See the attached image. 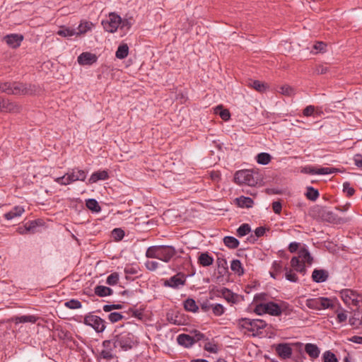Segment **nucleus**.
Segmentation results:
<instances>
[{"label":"nucleus","instance_id":"2eb2a0df","mask_svg":"<svg viewBox=\"0 0 362 362\" xmlns=\"http://www.w3.org/2000/svg\"><path fill=\"white\" fill-rule=\"evenodd\" d=\"M276 351L282 358H288L292 354V349L287 344H279L276 347Z\"/></svg>","mask_w":362,"mask_h":362},{"label":"nucleus","instance_id":"0e129e2a","mask_svg":"<svg viewBox=\"0 0 362 362\" xmlns=\"http://www.w3.org/2000/svg\"><path fill=\"white\" fill-rule=\"evenodd\" d=\"M315 107L313 105L307 106L303 111V114L305 117L311 116L314 114Z\"/></svg>","mask_w":362,"mask_h":362},{"label":"nucleus","instance_id":"f8f14e48","mask_svg":"<svg viewBox=\"0 0 362 362\" xmlns=\"http://www.w3.org/2000/svg\"><path fill=\"white\" fill-rule=\"evenodd\" d=\"M23 40V36L19 34H10L4 37V41L12 48L18 47Z\"/></svg>","mask_w":362,"mask_h":362},{"label":"nucleus","instance_id":"20e7f679","mask_svg":"<svg viewBox=\"0 0 362 362\" xmlns=\"http://www.w3.org/2000/svg\"><path fill=\"white\" fill-rule=\"evenodd\" d=\"M136 342L134 335L131 332H124L117 334L113 339V347H120L123 351L133 348Z\"/></svg>","mask_w":362,"mask_h":362},{"label":"nucleus","instance_id":"603ef678","mask_svg":"<svg viewBox=\"0 0 362 362\" xmlns=\"http://www.w3.org/2000/svg\"><path fill=\"white\" fill-rule=\"evenodd\" d=\"M112 237L115 238V240H121L124 236V232L121 228H115L112 231Z\"/></svg>","mask_w":362,"mask_h":362},{"label":"nucleus","instance_id":"39448f33","mask_svg":"<svg viewBox=\"0 0 362 362\" xmlns=\"http://www.w3.org/2000/svg\"><path fill=\"white\" fill-rule=\"evenodd\" d=\"M313 216H318L321 220L329 223L338 224L344 222V218L339 217L337 214L326 207L317 206L313 210Z\"/></svg>","mask_w":362,"mask_h":362},{"label":"nucleus","instance_id":"338daca9","mask_svg":"<svg viewBox=\"0 0 362 362\" xmlns=\"http://www.w3.org/2000/svg\"><path fill=\"white\" fill-rule=\"evenodd\" d=\"M315 73L317 74H324L328 71V67L322 64L316 66Z\"/></svg>","mask_w":362,"mask_h":362},{"label":"nucleus","instance_id":"a19ab883","mask_svg":"<svg viewBox=\"0 0 362 362\" xmlns=\"http://www.w3.org/2000/svg\"><path fill=\"white\" fill-rule=\"evenodd\" d=\"M319 195L320 194L317 189L313 187H307V192L305 193V196L308 199L311 201H315L318 198Z\"/></svg>","mask_w":362,"mask_h":362},{"label":"nucleus","instance_id":"423d86ee","mask_svg":"<svg viewBox=\"0 0 362 362\" xmlns=\"http://www.w3.org/2000/svg\"><path fill=\"white\" fill-rule=\"evenodd\" d=\"M234 180L238 185H247L248 186H255L258 182L257 177L250 170H242L236 172Z\"/></svg>","mask_w":362,"mask_h":362},{"label":"nucleus","instance_id":"1a4fd4ad","mask_svg":"<svg viewBox=\"0 0 362 362\" xmlns=\"http://www.w3.org/2000/svg\"><path fill=\"white\" fill-rule=\"evenodd\" d=\"M122 23V18L115 13H110L108 19L102 22L104 29L109 33L115 32Z\"/></svg>","mask_w":362,"mask_h":362},{"label":"nucleus","instance_id":"dca6fc26","mask_svg":"<svg viewBox=\"0 0 362 362\" xmlns=\"http://www.w3.org/2000/svg\"><path fill=\"white\" fill-rule=\"evenodd\" d=\"M109 178V175L106 170H99L94 172L88 179V184H93L99 180H105Z\"/></svg>","mask_w":362,"mask_h":362},{"label":"nucleus","instance_id":"c9c22d12","mask_svg":"<svg viewBox=\"0 0 362 362\" xmlns=\"http://www.w3.org/2000/svg\"><path fill=\"white\" fill-rule=\"evenodd\" d=\"M272 159V156L267 153H260L256 156V160L259 164L267 165Z\"/></svg>","mask_w":362,"mask_h":362},{"label":"nucleus","instance_id":"4d7b16f0","mask_svg":"<svg viewBox=\"0 0 362 362\" xmlns=\"http://www.w3.org/2000/svg\"><path fill=\"white\" fill-rule=\"evenodd\" d=\"M100 355L101 358L106 360H112L115 358V355L112 354V351L105 349L101 351Z\"/></svg>","mask_w":362,"mask_h":362},{"label":"nucleus","instance_id":"393cba45","mask_svg":"<svg viewBox=\"0 0 362 362\" xmlns=\"http://www.w3.org/2000/svg\"><path fill=\"white\" fill-rule=\"evenodd\" d=\"M214 262V258L209 253L203 252L198 257V263L203 267H209Z\"/></svg>","mask_w":362,"mask_h":362},{"label":"nucleus","instance_id":"de8ad7c7","mask_svg":"<svg viewBox=\"0 0 362 362\" xmlns=\"http://www.w3.org/2000/svg\"><path fill=\"white\" fill-rule=\"evenodd\" d=\"M64 305L69 309H78L82 306L81 303L76 299H71L69 301H66L64 303Z\"/></svg>","mask_w":362,"mask_h":362},{"label":"nucleus","instance_id":"cd10ccee","mask_svg":"<svg viewBox=\"0 0 362 362\" xmlns=\"http://www.w3.org/2000/svg\"><path fill=\"white\" fill-rule=\"evenodd\" d=\"M185 283V280L182 279L181 278H179L177 275H175L166 281L165 285L172 288H177L180 285H184Z\"/></svg>","mask_w":362,"mask_h":362},{"label":"nucleus","instance_id":"b1692460","mask_svg":"<svg viewBox=\"0 0 362 362\" xmlns=\"http://www.w3.org/2000/svg\"><path fill=\"white\" fill-rule=\"evenodd\" d=\"M38 317L35 315H23V316H16L13 318V321L16 324L18 323H26L31 322L35 323L37 320Z\"/></svg>","mask_w":362,"mask_h":362},{"label":"nucleus","instance_id":"bf43d9fd","mask_svg":"<svg viewBox=\"0 0 362 362\" xmlns=\"http://www.w3.org/2000/svg\"><path fill=\"white\" fill-rule=\"evenodd\" d=\"M122 308V305L121 304H112V305H105L103 306V310L105 312H110L112 310H119Z\"/></svg>","mask_w":362,"mask_h":362},{"label":"nucleus","instance_id":"412c9836","mask_svg":"<svg viewBox=\"0 0 362 362\" xmlns=\"http://www.w3.org/2000/svg\"><path fill=\"white\" fill-rule=\"evenodd\" d=\"M305 351L312 358H317L319 357L320 350L316 344H306L305 346Z\"/></svg>","mask_w":362,"mask_h":362},{"label":"nucleus","instance_id":"4be33fe9","mask_svg":"<svg viewBox=\"0 0 362 362\" xmlns=\"http://www.w3.org/2000/svg\"><path fill=\"white\" fill-rule=\"evenodd\" d=\"M25 211L23 206H16L10 211L6 213L4 216L6 220H11L16 217L21 216Z\"/></svg>","mask_w":362,"mask_h":362},{"label":"nucleus","instance_id":"4c0bfd02","mask_svg":"<svg viewBox=\"0 0 362 362\" xmlns=\"http://www.w3.org/2000/svg\"><path fill=\"white\" fill-rule=\"evenodd\" d=\"M86 205L88 209L93 212H99L101 208L98 202L94 199H89L86 201Z\"/></svg>","mask_w":362,"mask_h":362},{"label":"nucleus","instance_id":"e433bc0d","mask_svg":"<svg viewBox=\"0 0 362 362\" xmlns=\"http://www.w3.org/2000/svg\"><path fill=\"white\" fill-rule=\"evenodd\" d=\"M299 258H301L303 262H307L311 264L313 262V257L309 251L305 248H301L299 251Z\"/></svg>","mask_w":362,"mask_h":362},{"label":"nucleus","instance_id":"f3484780","mask_svg":"<svg viewBox=\"0 0 362 362\" xmlns=\"http://www.w3.org/2000/svg\"><path fill=\"white\" fill-rule=\"evenodd\" d=\"M264 310H266L267 313L273 316H279L282 313L280 306L274 302L266 303Z\"/></svg>","mask_w":362,"mask_h":362},{"label":"nucleus","instance_id":"58836bf2","mask_svg":"<svg viewBox=\"0 0 362 362\" xmlns=\"http://www.w3.org/2000/svg\"><path fill=\"white\" fill-rule=\"evenodd\" d=\"M334 300L320 297V310L327 309V308H332L334 306Z\"/></svg>","mask_w":362,"mask_h":362},{"label":"nucleus","instance_id":"7ed1b4c3","mask_svg":"<svg viewBox=\"0 0 362 362\" xmlns=\"http://www.w3.org/2000/svg\"><path fill=\"white\" fill-rule=\"evenodd\" d=\"M88 172L78 168L69 170L64 175L56 178L55 181L62 185H68L76 181H84Z\"/></svg>","mask_w":362,"mask_h":362},{"label":"nucleus","instance_id":"8fccbe9b","mask_svg":"<svg viewBox=\"0 0 362 362\" xmlns=\"http://www.w3.org/2000/svg\"><path fill=\"white\" fill-rule=\"evenodd\" d=\"M118 281H119V274L117 272H114L107 276L106 283L108 285L114 286L117 284Z\"/></svg>","mask_w":362,"mask_h":362},{"label":"nucleus","instance_id":"6ab92c4d","mask_svg":"<svg viewBox=\"0 0 362 362\" xmlns=\"http://www.w3.org/2000/svg\"><path fill=\"white\" fill-rule=\"evenodd\" d=\"M93 26L94 25L93 23L87 21H82L77 28L78 31H76V36L86 34L87 32L91 30Z\"/></svg>","mask_w":362,"mask_h":362},{"label":"nucleus","instance_id":"c03bdc74","mask_svg":"<svg viewBox=\"0 0 362 362\" xmlns=\"http://www.w3.org/2000/svg\"><path fill=\"white\" fill-rule=\"evenodd\" d=\"M211 309L214 315L216 316H221L225 312L224 307L220 303L211 304Z\"/></svg>","mask_w":362,"mask_h":362},{"label":"nucleus","instance_id":"f257e3e1","mask_svg":"<svg viewBox=\"0 0 362 362\" xmlns=\"http://www.w3.org/2000/svg\"><path fill=\"white\" fill-rule=\"evenodd\" d=\"M176 252L175 248L171 245H153L148 247L146 256L148 258H156L164 262H169Z\"/></svg>","mask_w":362,"mask_h":362},{"label":"nucleus","instance_id":"5701e85b","mask_svg":"<svg viewBox=\"0 0 362 362\" xmlns=\"http://www.w3.org/2000/svg\"><path fill=\"white\" fill-rule=\"evenodd\" d=\"M291 266L298 272L305 274L306 272L305 266L303 263L300 262L299 257H293L291 259Z\"/></svg>","mask_w":362,"mask_h":362},{"label":"nucleus","instance_id":"7c9ffc66","mask_svg":"<svg viewBox=\"0 0 362 362\" xmlns=\"http://www.w3.org/2000/svg\"><path fill=\"white\" fill-rule=\"evenodd\" d=\"M183 305L185 309L189 312L196 313L199 309L195 300L192 298L185 300Z\"/></svg>","mask_w":362,"mask_h":362},{"label":"nucleus","instance_id":"aec40b11","mask_svg":"<svg viewBox=\"0 0 362 362\" xmlns=\"http://www.w3.org/2000/svg\"><path fill=\"white\" fill-rule=\"evenodd\" d=\"M221 293L223 298L226 300L228 303H235L238 301V296L233 293L230 290L227 288H223L221 290Z\"/></svg>","mask_w":362,"mask_h":362},{"label":"nucleus","instance_id":"09e8293b","mask_svg":"<svg viewBox=\"0 0 362 362\" xmlns=\"http://www.w3.org/2000/svg\"><path fill=\"white\" fill-rule=\"evenodd\" d=\"M284 270L286 271L285 277L288 281L297 282L298 276L291 269H288L287 267H285Z\"/></svg>","mask_w":362,"mask_h":362},{"label":"nucleus","instance_id":"ea45409f","mask_svg":"<svg viewBox=\"0 0 362 362\" xmlns=\"http://www.w3.org/2000/svg\"><path fill=\"white\" fill-rule=\"evenodd\" d=\"M273 271L269 272L271 277L276 279L278 278L279 274L281 272L282 266L280 262L274 261L272 264Z\"/></svg>","mask_w":362,"mask_h":362},{"label":"nucleus","instance_id":"79ce46f5","mask_svg":"<svg viewBox=\"0 0 362 362\" xmlns=\"http://www.w3.org/2000/svg\"><path fill=\"white\" fill-rule=\"evenodd\" d=\"M306 305L311 309L320 310V297L310 298L306 300Z\"/></svg>","mask_w":362,"mask_h":362},{"label":"nucleus","instance_id":"e2e57ef3","mask_svg":"<svg viewBox=\"0 0 362 362\" xmlns=\"http://www.w3.org/2000/svg\"><path fill=\"white\" fill-rule=\"evenodd\" d=\"M218 268L222 269L223 272H226L228 269L227 262L225 259L218 258L217 259Z\"/></svg>","mask_w":362,"mask_h":362},{"label":"nucleus","instance_id":"473e14b6","mask_svg":"<svg viewBox=\"0 0 362 362\" xmlns=\"http://www.w3.org/2000/svg\"><path fill=\"white\" fill-rule=\"evenodd\" d=\"M223 243L226 246L231 249H235L239 245L238 240L233 236H226L223 238Z\"/></svg>","mask_w":362,"mask_h":362},{"label":"nucleus","instance_id":"6e6d98bb","mask_svg":"<svg viewBox=\"0 0 362 362\" xmlns=\"http://www.w3.org/2000/svg\"><path fill=\"white\" fill-rule=\"evenodd\" d=\"M343 191L346 193L348 197H351L355 193V189L347 182L343 184Z\"/></svg>","mask_w":362,"mask_h":362},{"label":"nucleus","instance_id":"2f4dec72","mask_svg":"<svg viewBox=\"0 0 362 362\" xmlns=\"http://www.w3.org/2000/svg\"><path fill=\"white\" fill-rule=\"evenodd\" d=\"M215 113L219 115L221 118L224 121H228L230 117V113L228 110L223 109L222 105H218L215 108Z\"/></svg>","mask_w":362,"mask_h":362},{"label":"nucleus","instance_id":"0eeeda50","mask_svg":"<svg viewBox=\"0 0 362 362\" xmlns=\"http://www.w3.org/2000/svg\"><path fill=\"white\" fill-rule=\"evenodd\" d=\"M83 323L91 327L98 333L104 332L106 328L105 320L92 313H88L84 317Z\"/></svg>","mask_w":362,"mask_h":362},{"label":"nucleus","instance_id":"680f3d73","mask_svg":"<svg viewBox=\"0 0 362 362\" xmlns=\"http://www.w3.org/2000/svg\"><path fill=\"white\" fill-rule=\"evenodd\" d=\"M327 45L323 42H317L313 48L316 49L317 52H324L326 51Z\"/></svg>","mask_w":362,"mask_h":362},{"label":"nucleus","instance_id":"f704fd0d","mask_svg":"<svg viewBox=\"0 0 362 362\" xmlns=\"http://www.w3.org/2000/svg\"><path fill=\"white\" fill-rule=\"evenodd\" d=\"M167 320L173 325H181L183 324L182 317L177 314H174L173 313H167Z\"/></svg>","mask_w":362,"mask_h":362},{"label":"nucleus","instance_id":"f03ea898","mask_svg":"<svg viewBox=\"0 0 362 362\" xmlns=\"http://www.w3.org/2000/svg\"><path fill=\"white\" fill-rule=\"evenodd\" d=\"M0 91L13 95H32L35 89L34 86L28 84L19 82H5L0 83Z\"/></svg>","mask_w":362,"mask_h":362},{"label":"nucleus","instance_id":"ddd939ff","mask_svg":"<svg viewBox=\"0 0 362 362\" xmlns=\"http://www.w3.org/2000/svg\"><path fill=\"white\" fill-rule=\"evenodd\" d=\"M98 57L90 52H83L78 57V62L81 65H91L97 62Z\"/></svg>","mask_w":362,"mask_h":362},{"label":"nucleus","instance_id":"774afa93","mask_svg":"<svg viewBox=\"0 0 362 362\" xmlns=\"http://www.w3.org/2000/svg\"><path fill=\"white\" fill-rule=\"evenodd\" d=\"M282 205L280 202H274L272 203V209L276 214H279L281 211Z\"/></svg>","mask_w":362,"mask_h":362},{"label":"nucleus","instance_id":"c85d7f7f","mask_svg":"<svg viewBox=\"0 0 362 362\" xmlns=\"http://www.w3.org/2000/svg\"><path fill=\"white\" fill-rule=\"evenodd\" d=\"M236 202L238 205L240 207H246V208H250L253 205V200L250 197L241 196L239 198L236 199Z\"/></svg>","mask_w":362,"mask_h":362},{"label":"nucleus","instance_id":"9b49d317","mask_svg":"<svg viewBox=\"0 0 362 362\" xmlns=\"http://www.w3.org/2000/svg\"><path fill=\"white\" fill-rule=\"evenodd\" d=\"M342 298L346 303L351 302L355 305H357L359 303L362 302V296L351 290H345L343 291Z\"/></svg>","mask_w":362,"mask_h":362},{"label":"nucleus","instance_id":"a878e982","mask_svg":"<svg viewBox=\"0 0 362 362\" xmlns=\"http://www.w3.org/2000/svg\"><path fill=\"white\" fill-rule=\"evenodd\" d=\"M95 293L100 297L111 296L113 293L112 288L105 286H97L94 289Z\"/></svg>","mask_w":362,"mask_h":362},{"label":"nucleus","instance_id":"69168bd1","mask_svg":"<svg viewBox=\"0 0 362 362\" xmlns=\"http://www.w3.org/2000/svg\"><path fill=\"white\" fill-rule=\"evenodd\" d=\"M204 349L210 353H216L218 351L217 346L210 342L205 344Z\"/></svg>","mask_w":362,"mask_h":362},{"label":"nucleus","instance_id":"bb28decb","mask_svg":"<svg viewBox=\"0 0 362 362\" xmlns=\"http://www.w3.org/2000/svg\"><path fill=\"white\" fill-rule=\"evenodd\" d=\"M129 54V47L127 44L123 43L119 45L115 56L117 59H123L128 56Z\"/></svg>","mask_w":362,"mask_h":362},{"label":"nucleus","instance_id":"a18cd8bd","mask_svg":"<svg viewBox=\"0 0 362 362\" xmlns=\"http://www.w3.org/2000/svg\"><path fill=\"white\" fill-rule=\"evenodd\" d=\"M322 357L324 362H339L335 354L330 351H326Z\"/></svg>","mask_w":362,"mask_h":362},{"label":"nucleus","instance_id":"3c124183","mask_svg":"<svg viewBox=\"0 0 362 362\" xmlns=\"http://www.w3.org/2000/svg\"><path fill=\"white\" fill-rule=\"evenodd\" d=\"M339 170L334 168H317V175H328L335 172H338Z\"/></svg>","mask_w":362,"mask_h":362},{"label":"nucleus","instance_id":"4468645a","mask_svg":"<svg viewBox=\"0 0 362 362\" xmlns=\"http://www.w3.org/2000/svg\"><path fill=\"white\" fill-rule=\"evenodd\" d=\"M329 272L325 269H315L312 273V279L316 283H322L327 280Z\"/></svg>","mask_w":362,"mask_h":362},{"label":"nucleus","instance_id":"864d4df0","mask_svg":"<svg viewBox=\"0 0 362 362\" xmlns=\"http://www.w3.org/2000/svg\"><path fill=\"white\" fill-rule=\"evenodd\" d=\"M123 318H124V316L121 313H117V312L111 313L108 315L109 320L112 323L117 322L122 320Z\"/></svg>","mask_w":362,"mask_h":362},{"label":"nucleus","instance_id":"a211bd4d","mask_svg":"<svg viewBox=\"0 0 362 362\" xmlns=\"http://www.w3.org/2000/svg\"><path fill=\"white\" fill-rule=\"evenodd\" d=\"M177 341L180 345L187 348L192 346L194 344L192 336L186 334L178 335Z\"/></svg>","mask_w":362,"mask_h":362},{"label":"nucleus","instance_id":"37998d69","mask_svg":"<svg viewBox=\"0 0 362 362\" xmlns=\"http://www.w3.org/2000/svg\"><path fill=\"white\" fill-rule=\"evenodd\" d=\"M251 231L250 226L247 223L242 224L237 230L238 235L240 237H243L246 235Z\"/></svg>","mask_w":362,"mask_h":362},{"label":"nucleus","instance_id":"5fc2aeb1","mask_svg":"<svg viewBox=\"0 0 362 362\" xmlns=\"http://www.w3.org/2000/svg\"><path fill=\"white\" fill-rule=\"evenodd\" d=\"M280 93L283 95L290 96L294 94V90L290 86L284 85L281 86Z\"/></svg>","mask_w":362,"mask_h":362},{"label":"nucleus","instance_id":"c756f323","mask_svg":"<svg viewBox=\"0 0 362 362\" xmlns=\"http://www.w3.org/2000/svg\"><path fill=\"white\" fill-rule=\"evenodd\" d=\"M231 270L237 274L238 276H241L244 274V269L242 266V263L239 259H233L230 264Z\"/></svg>","mask_w":362,"mask_h":362},{"label":"nucleus","instance_id":"9d476101","mask_svg":"<svg viewBox=\"0 0 362 362\" xmlns=\"http://www.w3.org/2000/svg\"><path fill=\"white\" fill-rule=\"evenodd\" d=\"M21 109L22 107L18 103L1 98L0 112L18 113L21 112Z\"/></svg>","mask_w":362,"mask_h":362},{"label":"nucleus","instance_id":"49530a36","mask_svg":"<svg viewBox=\"0 0 362 362\" xmlns=\"http://www.w3.org/2000/svg\"><path fill=\"white\" fill-rule=\"evenodd\" d=\"M250 86L259 92H263L267 89V85L259 81H252Z\"/></svg>","mask_w":362,"mask_h":362},{"label":"nucleus","instance_id":"052dcab7","mask_svg":"<svg viewBox=\"0 0 362 362\" xmlns=\"http://www.w3.org/2000/svg\"><path fill=\"white\" fill-rule=\"evenodd\" d=\"M145 265L148 270L155 271L156 269H158L159 263L156 261H147Z\"/></svg>","mask_w":362,"mask_h":362},{"label":"nucleus","instance_id":"72a5a7b5","mask_svg":"<svg viewBox=\"0 0 362 362\" xmlns=\"http://www.w3.org/2000/svg\"><path fill=\"white\" fill-rule=\"evenodd\" d=\"M57 34L60 36L66 37H71L74 35H76V31L75 29L62 26L60 30L57 31Z\"/></svg>","mask_w":362,"mask_h":362},{"label":"nucleus","instance_id":"6e6552de","mask_svg":"<svg viewBox=\"0 0 362 362\" xmlns=\"http://www.w3.org/2000/svg\"><path fill=\"white\" fill-rule=\"evenodd\" d=\"M241 326L250 332H258L267 326L265 321L260 319L251 320L249 318H243L240 320Z\"/></svg>","mask_w":362,"mask_h":362},{"label":"nucleus","instance_id":"13d9d810","mask_svg":"<svg viewBox=\"0 0 362 362\" xmlns=\"http://www.w3.org/2000/svg\"><path fill=\"white\" fill-rule=\"evenodd\" d=\"M360 320H361V316L359 315V314H354L351 317L349 318V324L352 326H356V327H358L359 326V322H360Z\"/></svg>","mask_w":362,"mask_h":362}]
</instances>
